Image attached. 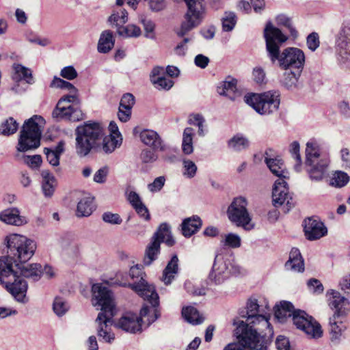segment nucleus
<instances>
[{
  "label": "nucleus",
  "instance_id": "f257e3e1",
  "mask_svg": "<svg viewBox=\"0 0 350 350\" xmlns=\"http://www.w3.org/2000/svg\"><path fill=\"white\" fill-rule=\"evenodd\" d=\"M6 255L0 257V270L3 275L13 284L16 288L12 295L18 301H23L27 293V284L18 275L14 266L27 262L34 254L36 245L33 241L18 234H10L4 239Z\"/></svg>",
  "mask_w": 350,
  "mask_h": 350
},
{
  "label": "nucleus",
  "instance_id": "f03ea898",
  "mask_svg": "<svg viewBox=\"0 0 350 350\" xmlns=\"http://www.w3.org/2000/svg\"><path fill=\"white\" fill-rule=\"evenodd\" d=\"M129 275L132 279L140 277L137 282L133 284L123 283L120 285L128 286L139 296L148 301L152 306V312L148 306H144L140 310V314L128 312L119 321L118 328H141L142 326H150L160 316L158 310L159 297L153 285L149 284L142 276V272L138 265L131 267Z\"/></svg>",
  "mask_w": 350,
  "mask_h": 350
},
{
  "label": "nucleus",
  "instance_id": "7ed1b4c3",
  "mask_svg": "<svg viewBox=\"0 0 350 350\" xmlns=\"http://www.w3.org/2000/svg\"><path fill=\"white\" fill-rule=\"evenodd\" d=\"M264 37L267 55L272 64L278 62V65L282 70H303L305 63L304 53L295 47H288L280 53V45L286 41L287 37L271 22L267 23L265 27Z\"/></svg>",
  "mask_w": 350,
  "mask_h": 350
},
{
  "label": "nucleus",
  "instance_id": "20e7f679",
  "mask_svg": "<svg viewBox=\"0 0 350 350\" xmlns=\"http://www.w3.org/2000/svg\"><path fill=\"white\" fill-rule=\"evenodd\" d=\"M75 151L78 156L84 157L92 150L100 148L105 153H111L122 144V138L114 135H105L104 129L96 122H87L75 129Z\"/></svg>",
  "mask_w": 350,
  "mask_h": 350
},
{
  "label": "nucleus",
  "instance_id": "39448f33",
  "mask_svg": "<svg viewBox=\"0 0 350 350\" xmlns=\"http://www.w3.org/2000/svg\"><path fill=\"white\" fill-rule=\"evenodd\" d=\"M261 301L256 296H251L247 299L245 309L239 310V317L233 319L232 325L235 328H254L260 326L265 328H272L270 323V314H263L260 310Z\"/></svg>",
  "mask_w": 350,
  "mask_h": 350
},
{
  "label": "nucleus",
  "instance_id": "423d86ee",
  "mask_svg": "<svg viewBox=\"0 0 350 350\" xmlns=\"http://www.w3.org/2000/svg\"><path fill=\"white\" fill-rule=\"evenodd\" d=\"M273 319L280 323H286L291 318L296 328H321V325L306 311L295 309L288 301H281L273 307Z\"/></svg>",
  "mask_w": 350,
  "mask_h": 350
},
{
  "label": "nucleus",
  "instance_id": "0eeeda50",
  "mask_svg": "<svg viewBox=\"0 0 350 350\" xmlns=\"http://www.w3.org/2000/svg\"><path fill=\"white\" fill-rule=\"evenodd\" d=\"M92 304L100 307L101 312L98 313L96 323L99 328H107L113 325L112 319L114 316L115 304L112 292L100 284L92 286Z\"/></svg>",
  "mask_w": 350,
  "mask_h": 350
},
{
  "label": "nucleus",
  "instance_id": "6e6552de",
  "mask_svg": "<svg viewBox=\"0 0 350 350\" xmlns=\"http://www.w3.org/2000/svg\"><path fill=\"white\" fill-rule=\"evenodd\" d=\"M43 124H44L43 118L37 115L24 122L20 132L18 151L26 152L40 146L42 135L41 126Z\"/></svg>",
  "mask_w": 350,
  "mask_h": 350
},
{
  "label": "nucleus",
  "instance_id": "1a4fd4ad",
  "mask_svg": "<svg viewBox=\"0 0 350 350\" xmlns=\"http://www.w3.org/2000/svg\"><path fill=\"white\" fill-rule=\"evenodd\" d=\"M80 103L78 92L70 91L69 94L63 96L59 100L52 112V116L57 121H81L85 118V116L80 108Z\"/></svg>",
  "mask_w": 350,
  "mask_h": 350
},
{
  "label": "nucleus",
  "instance_id": "9d476101",
  "mask_svg": "<svg viewBox=\"0 0 350 350\" xmlns=\"http://www.w3.org/2000/svg\"><path fill=\"white\" fill-rule=\"evenodd\" d=\"M245 102L261 115H269L276 111L280 106V94L277 92L252 94L244 97Z\"/></svg>",
  "mask_w": 350,
  "mask_h": 350
},
{
  "label": "nucleus",
  "instance_id": "9b49d317",
  "mask_svg": "<svg viewBox=\"0 0 350 350\" xmlns=\"http://www.w3.org/2000/svg\"><path fill=\"white\" fill-rule=\"evenodd\" d=\"M221 249L217 251L208 279L215 284H221L231 274L239 273V267L232 262V256Z\"/></svg>",
  "mask_w": 350,
  "mask_h": 350
},
{
  "label": "nucleus",
  "instance_id": "f8f14e48",
  "mask_svg": "<svg viewBox=\"0 0 350 350\" xmlns=\"http://www.w3.org/2000/svg\"><path fill=\"white\" fill-rule=\"evenodd\" d=\"M247 204L245 198L236 197L228 207L226 213L232 224L245 230H251L254 228V224L252 223V217L247 208Z\"/></svg>",
  "mask_w": 350,
  "mask_h": 350
},
{
  "label": "nucleus",
  "instance_id": "ddd939ff",
  "mask_svg": "<svg viewBox=\"0 0 350 350\" xmlns=\"http://www.w3.org/2000/svg\"><path fill=\"white\" fill-rule=\"evenodd\" d=\"M235 334L244 350H267L273 333L267 336L257 329H236Z\"/></svg>",
  "mask_w": 350,
  "mask_h": 350
},
{
  "label": "nucleus",
  "instance_id": "4468645a",
  "mask_svg": "<svg viewBox=\"0 0 350 350\" xmlns=\"http://www.w3.org/2000/svg\"><path fill=\"white\" fill-rule=\"evenodd\" d=\"M187 6V12L180 28L176 31L178 37H183L189 31L198 26L202 19L204 11V0H184Z\"/></svg>",
  "mask_w": 350,
  "mask_h": 350
},
{
  "label": "nucleus",
  "instance_id": "2eb2a0df",
  "mask_svg": "<svg viewBox=\"0 0 350 350\" xmlns=\"http://www.w3.org/2000/svg\"><path fill=\"white\" fill-rule=\"evenodd\" d=\"M331 295L332 296L329 299V305L336 311L332 317L329 318L328 325L335 328L345 327L342 323L346 315L350 311V302L347 298L341 296L338 291H332Z\"/></svg>",
  "mask_w": 350,
  "mask_h": 350
},
{
  "label": "nucleus",
  "instance_id": "dca6fc26",
  "mask_svg": "<svg viewBox=\"0 0 350 350\" xmlns=\"http://www.w3.org/2000/svg\"><path fill=\"white\" fill-rule=\"evenodd\" d=\"M272 198L275 206L286 204L284 211L285 213H288L295 206V202L288 193L287 183L284 179H279L275 182Z\"/></svg>",
  "mask_w": 350,
  "mask_h": 350
},
{
  "label": "nucleus",
  "instance_id": "f3484780",
  "mask_svg": "<svg viewBox=\"0 0 350 350\" xmlns=\"http://www.w3.org/2000/svg\"><path fill=\"white\" fill-rule=\"evenodd\" d=\"M264 156L265 163L273 175L282 179L288 178V172L283 160L275 155L273 149H267Z\"/></svg>",
  "mask_w": 350,
  "mask_h": 350
},
{
  "label": "nucleus",
  "instance_id": "a211bd4d",
  "mask_svg": "<svg viewBox=\"0 0 350 350\" xmlns=\"http://www.w3.org/2000/svg\"><path fill=\"white\" fill-rule=\"evenodd\" d=\"M336 54L344 61L350 62V27L341 28L336 40Z\"/></svg>",
  "mask_w": 350,
  "mask_h": 350
},
{
  "label": "nucleus",
  "instance_id": "6ab92c4d",
  "mask_svg": "<svg viewBox=\"0 0 350 350\" xmlns=\"http://www.w3.org/2000/svg\"><path fill=\"white\" fill-rule=\"evenodd\" d=\"M304 232L308 240L319 239L327 234V230L323 222L314 218L304 220Z\"/></svg>",
  "mask_w": 350,
  "mask_h": 350
},
{
  "label": "nucleus",
  "instance_id": "aec40b11",
  "mask_svg": "<svg viewBox=\"0 0 350 350\" xmlns=\"http://www.w3.org/2000/svg\"><path fill=\"white\" fill-rule=\"evenodd\" d=\"M217 93L227 97L231 100H235L241 96V92L237 88V80L230 76H228L225 80L220 82L217 87Z\"/></svg>",
  "mask_w": 350,
  "mask_h": 350
},
{
  "label": "nucleus",
  "instance_id": "412c9836",
  "mask_svg": "<svg viewBox=\"0 0 350 350\" xmlns=\"http://www.w3.org/2000/svg\"><path fill=\"white\" fill-rule=\"evenodd\" d=\"M14 269L18 271V275L26 283L27 282L23 278L38 281L40 279L43 272L41 265L38 263H32L25 266L19 263L18 266H14Z\"/></svg>",
  "mask_w": 350,
  "mask_h": 350
},
{
  "label": "nucleus",
  "instance_id": "4be33fe9",
  "mask_svg": "<svg viewBox=\"0 0 350 350\" xmlns=\"http://www.w3.org/2000/svg\"><path fill=\"white\" fill-rule=\"evenodd\" d=\"M141 141L154 150L165 151L166 146L159 135L152 130H144L139 135Z\"/></svg>",
  "mask_w": 350,
  "mask_h": 350
},
{
  "label": "nucleus",
  "instance_id": "5701e85b",
  "mask_svg": "<svg viewBox=\"0 0 350 350\" xmlns=\"http://www.w3.org/2000/svg\"><path fill=\"white\" fill-rule=\"evenodd\" d=\"M0 220L3 222L21 226L27 223L26 217L20 215V211L17 208H7L0 213Z\"/></svg>",
  "mask_w": 350,
  "mask_h": 350
},
{
  "label": "nucleus",
  "instance_id": "b1692460",
  "mask_svg": "<svg viewBox=\"0 0 350 350\" xmlns=\"http://www.w3.org/2000/svg\"><path fill=\"white\" fill-rule=\"evenodd\" d=\"M328 165L327 159L313 161L312 164H306L310 179L316 181L321 180L325 175Z\"/></svg>",
  "mask_w": 350,
  "mask_h": 350
},
{
  "label": "nucleus",
  "instance_id": "393cba45",
  "mask_svg": "<svg viewBox=\"0 0 350 350\" xmlns=\"http://www.w3.org/2000/svg\"><path fill=\"white\" fill-rule=\"evenodd\" d=\"M202 221L198 215L185 218L181 224L182 234L185 237H190L202 227Z\"/></svg>",
  "mask_w": 350,
  "mask_h": 350
},
{
  "label": "nucleus",
  "instance_id": "a878e982",
  "mask_svg": "<svg viewBox=\"0 0 350 350\" xmlns=\"http://www.w3.org/2000/svg\"><path fill=\"white\" fill-rule=\"evenodd\" d=\"M151 240L159 242V244L164 242L167 246L172 247L175 241L172 236L170 226L167 223H162L154 233Z\"/></svg>",
  "mask_w": 350,
  "mask_h": 350
},
{
  "label": "nucleus",
  "instance_id": "bb28decb",
  "mask_svg": "<svg viewBox=\"0 0 350 350\" xmlns=\"http://www.w3.org/2000/svg\"><path fill=\"white\" fill-rule=\"evenodd\" d=\"M285 268L295 272L304 271V262L299 250L293 248L289 254V258L285 263Z\"/></svg>",
  "mask_w": 350,
  "mask_h": 350
},
{
  "label": "nucleus",
  "instance_id": "cd10ccee",
  "mask_svg": "<svg viewBox=\"0 0 350 350\" xmlns=\"http://www.w3.org/2000/svg\"><path fill=\"white\" fill-rule=\"evenodd\" d=\"M178 271V258L176 254H174L171 258V260L167 264L164 269L161 277V280L165 284H170L174 279L175 275Z\"/></svg>",
  "mask_w": 350,
  "mask_h": 350
},
{
  "label": "nucleus",
  "instance_id": "c85d7f7f",
  "mask_svg": "<svg viewBox=\"0 0 350 350\" xmlns=\"http://www.w3.org/2000/svg\"><path fill=\"white\" fill-rule=\"evenodd\" d=\"M42 191L46 198H51L55 192L57 186L56 179L49 170H42Z\"/></svg>",
  "mask_w": 350,
  "mask_h": 350
},
{
  "label": "nucleus",
  "instance_id": "c756f323",
  "mask_svg": "<svg viewBox=\"0 0 350 350\" xmlns=\"http://www.w3.org/2000/svg\"><path fill=\"white\" fill-rule=\"evenodd\" d=\"M325 159L321 157L319 146L316 142L311 140L307 142L305 164H312L313 161Z\"/></svg>",
  "mask_w": 350,
  "mask_h": 350
},
{
  "label": "nucleus",
  "instance_id": "7c9ffc66",
  "mask_svg": "<svg viewBox=\"0 0 350 350\" xmlns=\"http://www.w3.org/2000/svg\"><path fill=\"white\" fill-rule=\"evenodd\" d=\"M113 33L109 30L102 32L98 43V51L102 53H107L111 50L114 46Z\"/></svg>",
  "mask_w": 350,
  "mask_h": 350
},
{
  "label": "nucleus",
  "instance_id": "2f4dec72",
  "mask_svg": "<svg viewBox=\"0 0 350 350\" xmlns=\"http://www.w3.org/2000/svg\"><path fill=\"white\" fill-rule=\"evenodd\" d=\"M282 79L280 82L287 89L296 88L298 79L301 76V70H284Z\"/></svg>",
  "mask_w": 350,
  "mask_h": 350
},
{
  "label": "nucleus",
  "instance_id": "473e14b6",
  "mask_svg": "<svg viewBox=\"0 0 350 350\" xmlns=\"http://www.w3.org/2000/svg\"><path fill=\"white\" fill-rule=\"evenodd\" d=\"M182 315L185 321L193 325L202 323L204 318L200 314L198 310L193 306H186L182 310Z\"/></svg>",
  "mask_w": 350,
  "mask_h": 350
},
{
  "label": "nucleus",
  "instance_id": "72a5a7b5",
  "mask_svg": "<svg viewBox=\"0 0 350 350\" xmlns=\"http://www.w3.org/2000/svg\"><path fill=\"white\" fill-rule=\"evenodd\" d=\"M160 245L159 242L151 240L145 251L143 260L144 265H150L157 258V256L160 253Z\"/></svg>",
  "mask_w": 350,
  "mask_h": 350
},
{
  "label": "nucleus",
  "instance_id": "f704fd0d",
  "mask_svg": "<svg viewBox=\"0 0 350 350\" xmlns=\"http://www.w3.org/2000/svg\"><path fill=\"white\" fill-rule=\"evenodd\" d=\"M14 70L15 73L13 79L16 81L24 80L27 83L32 84L34 83V79L32 76L31 70L21 64H14Z\"/></svg>",
  "mask_w": 350,
  "mask_h": 350
},
{
  "label": "nucleus",
  "instance_id": "c9c22d12",
  "mask_svg": "<svg viewBox=\"0 0 350 350\" xmlns=\"http://www.w3.org/2000/svg\"><path fill=\"white\" fill-rule=\"evenodd\" d=\"M93 199L84 198L77 204L76 215L77 217H88L93 212Z\"/></svg>",
  "mask_w": 350,
  "mask_h": 350
},
{
  "label": "nucleus",
  "instance_id": "e433bc0d",
  "mask_svg": "<svg viewBox=\"0 0 350 350\" xmlns=\"http://www.w3.org/2000/svg\"><path fill=\"white\" fill-rule=\"evenodd\" d=\"M249 140L241 135H234L228 142V146L234 151H241L249 147Z\"/></svg>",
  "mask_w": 350,
  "mask_h": 350
},
{
  "label": "nucleus",
  "instance_id": "4c0bfd02",
  "mask_svg": "<svg viewBox=\"0 0 350 350\" xmlns=\"http://www.w3.org/2000/svg\"><path fill=\"white\" fill-rule=\"evenodd\" d=\"M117 33L119 36L126 38L139 37L141 33V29L135 25H128L126 26H120L117 29Z\"/></svg>",
  "mask_w": 350,
  "mask_h": 350
},
{
  "label": "nucleus",
  "instance_id": "58836bf2",
  "mask_svg": "<svg viewBox=\"0 0 350 350\" xmlns=\"http://www.w3.org/2000/svg\"><path fill=\"white\" fill-rule=\"evenodd\" d=\"M18 124L12 117L6 119L0 125V133L3 135H10L16 133Z\"/></svg>",
  "mask_w": 350,
  "mask_h": 350
},
{
  "label": "nucleus",
  "instance_id": "ea45409f",
  "mask_svg": "<svg viewBox=\"0 0 350 350\" xmlns=\"http://www.w3.org/2000/svg\"><path fill=\"white\" fill-rule=\"evenodd\" d=\"M300 146L297 141L293 142L290 145L289 152L291 156L295 159L296 163L294 165V169L296 172H299L301 170V158L299 153Z\"/></svg>",
  "mask_w": 350,
  "mask_h": 350
},
{
  "label": "nucleus",
  "instance_id": "a19ab883",
  "mask_svg": "<svg viewBox=\"0 0 350 350\" xmlns=\"http://www.w3.org/2000/svg\"><path fill=\"white\" fill-rule=\"evenodd\" d=\"M70 308V306L62 297H57L53 304V310L58 317L64 315Z\"/></svg>",
  "mask_w": 350,
  "mask_h": 350
},
{
  "label": "nucleus",
  "instance_id": "79ce46f5",
  "mask_svg": "<svg viewBox=\"0 0 350 350\" xmlns=\"http://www.w3.org/2000/svg\"><path fill=\"white\" fill-rule=\"evenodd\" d=\"M237 23V16L234 12H226L222 18V29L225 31H232Z\"/></svg>",
  "mask_w": 350,
  "mask_h": 350
},
{
  "label": "nucleus",
  "instance_id": "37998d69",
  "mask_svg": "<svg viewBox=\"0 0 350 350\" xmlns=\"http://www.w3.org/2000/svg\"><path fill=\"white\" fill-rule=\"evenodd\" d=\"M276 23L278 25L286 27L290 31L291 35L293 38H297L298 32L293 26L291 19L284 14H280L276 17Z\"/></svg>",
  "mask_w": 350,
  "mask_h": 350
},
{
  "label": "nucleus",
  "instance_id": "c03bdc74",
  "mask_svg": "<svg viewBox=\"0 0 350 350\" xmlns=\"http://www.w3.org/2000/svg\"><path fill=\"white\" fill-rule=\"evenodd\" d=\"M349 175L344 172L337 171L332 178V185L337 187H342L346 185L349 181Z\"/></svg>",
  "mask_w": 350,
  "mask_h": 350
},
{
  "label": "nucleus",
  "instance_id": "a18cd8bd",
  "mask_svg": "<svg viewBox=\"0 0 350 350\" xmlns=\"http://www.w3.org/2000/svg\"><path fill=\"white\" fill-rule=\"evenodd\" d=\"M50 87L60 89H67L69 91H72L75 92H78V90L72 83L57 77H54L50 84Z\"/></svg>",
  "mask_w": 350,
  "mask_h": 350
},
{
  "label": "nucleus",
  "instance_id": "49530a36",
  "mask_svg": "<svg viewBox=\"0 0 350 350\" xmlns=\"http://www.w3.org/2000/svg\"><path fill=\"white\" fill-rule=\"evenodd\" d=\"M183 164L184 167V176L189 178L194 177L198 170L195 163L189 159H184Z\"/></svg>",
  "mask_w": 350,
  "mask_h": 350
},
{
  "label": "nucleus",
  "instance_id": "de8ad7c7",
  "mask_svg": "<svg viewBox=\"0 0 350 350\" xmlns=\"http://www.w3.org/2000/svg\"><path fill=\"white\" fill-rule=\"evenodd\" d=\"M152 83L159 90H170L174 85L172 80L165 77H157L152 79Z\"/></svg>",
  "mask_w": 350,
  "mask_h": 350
},
{
  "label": "nucleus",
  "instance_id": "09e8293b",
  "mask_svg": "<svg viewBox=\"0 0 350 350\" xmlns=\"http://www.w3.org/2000/svg\"><path fill=\"white\" fill-rule=\"evenodd\" d=\"M156 150L154 149L150 150L145 148L142 150L140 154V159L144 163H150L156 161L158 159V155L155 152Z\"/></svg>",
  "mask_w": 350,
  "mask_h": 350
},
{
  "label": "nucleus",
  "instance_id": "8fccbe9b",
  "mask_svg": "<svg viewBox=\"0 0 350 350\" xmlns=\"http://www.w3.org/2000/svg\"><path fill=\"white\" fill-rule=\"evenodd\" d=\"M275 346L277 350H294L288 338L283 335H279L276 338Z\"/></svg>",
  "mask_w": 350,
  "mask_h": 350
},
{
  "label": "nucleus",
  "instance_id": "3c124183",
  "mask_svg": "<svg viewBox=\"0 0 350 350\" xmlns=\"http://www.w3.org/2000/svg\"><path fill=\"white\" fill-rule=\"evenodd\" d=\"M306 44L310 50L314 51L320 44L319 34L317 32L310 33L307 37Z\"/></svg>",
  "mask_w": 350,
  "mask_h": 350
},
{
  "label": "nucleus",
  "instance_id": "603ef678",
  "mask_svg": "<svg viewBox=\"0 0 350 350\" xmlns=\"http://www.w3.org/2000/svg\"><path fill=\"white\" fill-rule=\"evenodd\" d=\"M165 182L164 176H159L154 181L148 185V189L150 192L155 193L161 191Z\"/></svg>",
  "mask_w": 350,
  "mask_h": 350
},
{
  "label": "nucleus",
  "instance_id": "864d4df0",
  "mask_svg": "<svg viewBox=\"0 0 350 350\" xmlns=\"http://www.w3.org/2000/svg\"><path fill=\"white\" fill-rule=\"evenodd\" d=\"M225 245L232 248L239 247L241 245V238L239 235L229 233L226 236Z\"/></svg>",
  "mask_w": 350,
  "mask_h": 350
},
{
  "label": "nucleus",
  "instance_id": "5fc2aeb1",
  "mask_svg": "<svg viewBox=\"0 0 350 350\" xmlns=\"http://www.w3.org/2000/svg\"><path fill=\"white\" fill-rule=\"evenodd\" d=\"M102 219L105 222L111 224H120L122 222V219L118 214L111 212L104 213Z\"/></svg>",
  "mask_w": 350,
  "mask_h": 350
},
{
  "label": "nucleus",
  "instance_id": "6e6d98bb",
  "mask_svg": "<svg viewBox=\"0 0 350 350\" xmlns=\"http://www.w3.org/2000/svg\"><path fill=\"white\" fill-rule=\"evenodd\" d=\"M60 75L68 80H73L77 77V72L72 66H68L61 70Z\"/></svg>",
  "mask_w": 350,
  "mask_h": 350
},
{
  "label": "nucleus",
  "instance_id": "4d7b16f0",
  "mask_svg": "<svg viewBox=\"0 0 350 350\" xmlns=\"http://www.w3.org/2000/svg\"><path fill=\"white\" fill-rule=\"evenodd\" d=\"M135 104V97L132 94L126 93L124 94L120 102V107H126L132 109Z\"/></svg>",
  "mask_w": 350,
  "mask_h": 350
},
{
  "label": "nucleus",
  "instance_id": "13d9d810",
  "mask_svg": "<svg viewBox=\"0 0 350 350\" xmlns=\"http://www.w3.org/2000/svg\"><path fill=\"white\" fill-rule=\"evenodd\" d=\"M44 152L46 156L47 161L53 166H57L59 164V157L53 151L51 148H45Z\"/></svg>",
  "mask_w": 350,
  "mask_h": 350
},
{
  "label": "nucleus",
  "instance_id": "bf43d9fd",
  "mask_svg": "<svg viewBox=\"0 0 350 350\" xmlns=\"http://www.w3.org/2000/svg\"><path fill=\"white\" fill-rule=\"evenodd\" d=\"M108 173L109 167L107 166L100 168L94 175V180L98 183H105Z\"/></svg>",
  "mask_w": 350,
  "mask_h": 350
},
{
  "label": "nucleus",
  "instance_id": "052dcab7",
  "mask_svg": "<svg viewBox=\"0 0 350 350\" xmlns=\"http://www.w3.org/2000/svg\"><path fill=\"white\" fill-rule=\"evenodd\" d=\"M25 162L31 168H38L42 163L40 155L27 156L25 157Z\"/></svg>",
  "mask_w": 350,
  "mask_h": 350
},
{
  "label": "nucleus",
  "instance_id": "680f3d73",
  "mask_svg": "<svg viewBox=\"0 0 350 350\" xmlns=\"http://www.w3.org/2000/svg\"><path fill=\"white\" fill-rule=\"evenodd\" d=\"M98 335L100 340L109 343H111L115 339V334L112 329H99Z\"/></svg>",
  "mask_w": 350,
  "mask_h": 350
},
{
  "label": "nucleus",
  "instance_id": "e2e57ef3",
  "mask_svg": "<svg viewBox=\"0 0 350 350\" xmlns=\"http://www.w3.org/2000/svg\"><path fill=\"white\" fill-rule=\"evenodd\" d=\"M133 209L142 219H144L145 221H149L150 219L149 211L144 203L137 206Z\"/></svg>",
  "mask_w": 350,
  "mask_h": 350
},
{
  "label": "nucleus",
  "instance_id": "0e129e2a",
  "mask_svg": "<svg viewBox=\"0 0 350 350\" xmlns=\"http://www.w3.org/2000/svg\"><path fill=\"white\" fill-rule=\"evenodd\" d=\"M127 200L129 202L132 207L134 208L144 203L139 194L135 191H130L127 196Z\"/></svg>",
  "mask_w": 350,
  "mask_h": 350
},
{
  "label": "nucleus",
  "instance_id": "69168bd1",
  "mask_svg": "<svg viewBox=\"0 0 350 350\" xmlns=\"http://www.w3.org/2000/svg\"><path fill=\"white\" fill-rule=\"evenodd\" d=\"M308 286L314 293H321L323 291V286L321 282L317 279H310L308 282Z\"/></svg>",
  "mask_w": 350,
  "mask_h": 350
},
{
  "label": "nucleus",
  "instance_id": "338daca9",
  "mask_svg": "<svg viewBox=\"0 0 350 350\" xmlns=\"http://www.w3.org/2000/svg\"><path fill=\"white\" fill-rule=\"evenodd\" d=\"M254 80L258 84H261L265 81V72L260 67H256L253 70Z\"/></svg>",
  "mask_w": 350,
  "mask_h": 350
},
{
  "label": "nucleus",
  "instance_id": "774afa93",
  "mask_svg": "<svg viewBox=\"0 0 350 350\" xmlns=\"http://www.w3.org/2000/svg\"><path fill=\"white\" fill-rule=\"evenodd\" d=\"M131 111L132 109L129 108H124L119 106V110L118 113L119 120L122 122H127L131 118Z\"/></svg>",
  "mask_w": 350,
  "mask_h": 350
}]
</instances>
